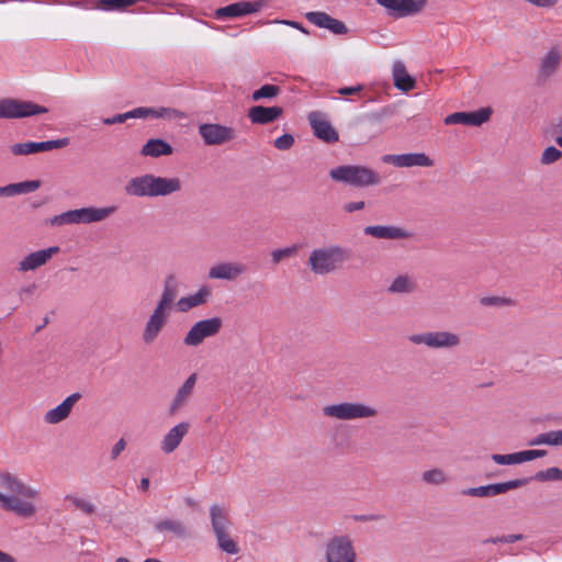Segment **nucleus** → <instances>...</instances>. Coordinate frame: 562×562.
Segmentation results:
<instances>
[{
	"instance_id": "obj_26",
	"label": "nucleus",
	"mask_w": 562,
	"mask_h": 562,
	"mask_svg": "<svg viewBox=\"0 0 562 562\" xmlns=\"http://www.w3.org/2000/svg\"><path fill=\"white\" fill-rule=\"evenodd\" d=\"M198 375L196 373H192L188 376V379L183 382V384L177 390L175 397L172 398L169 413L170 415H176L180 409H182L191 398L195 384H196Z\"/></svg>"
},
{
	"instance_id": "obj_27",
	"label": "nucleus",
	"mask_w": 562,
	"mask_h": 562,
	"mask_svg": "<svg viewBox=\"0 0 562 562\" xmlns=\"http://www.w3.org/2000/svg\"><path fill=\"white\" fill-rule=\"evenodd\" d=\"M81 398V394L76 392L67 396L59 405L49 409L44 415L47 424L55 425L65 420L71 413L74 405Z\"/></svg>"
},
{
	"instance_id": "obj_1",
	"label": "nucleus",
	"mask_w": 562,
	"mask_h": 562,
	"mask_svg": "<svg viewBox=\"0 0 562 562\" xmlns=\"http://www.w3.org/2000/svg\"><path fill=\"white\" fill-rule=\"evenodd\" d=\"M40 491L25 484L18 476L3 472L0 473V507L19 517L31 518L36 513V506L32 499L37 498Z\"/></svg>"
},
{
	"instance_id": "obj_24",
	"label": "nucleus",
	"mask_w": 562,
	"mask_h": 562,
	"mask_svg": "<svg viewBox=\"0 0 562 562\" xmlns=\"http://www.w3.org/2000/svg\"><path fill=\"white\" fill-rule=\"evenodd\" d=\"M363 234L376 239L398 240L411 237V233L403 227L394 225H369L363 228Z\"/></svg>"
},
{
	"instance_id": "obj_19",
	"label": "nucleus",
	"mask_w": 562,
	"mask_h": 562,
	"mask_svg": "<svg viewBox=\"0 0 562 562\" xmlns=\"http://www.w3.org/2000/svg\"><path fill=\"white\" fill-rule=\"evenodd\" d=\"M492 110L490 108H482L473 112H454L445 119V124H462L469 126H480L490 120Z\"/></svg>"
},
{
	"instance_id": "obj_50",
	"label": "nucleus",
	"mask_w": 562,
	"mask_h": 562,
	"mask_svg": "<svg viewBox=\"0 0 562 562\" xmlns=\"http://www.w3.org/2000/svg\"><path fill=\"white\" fill-rule=\"evenodd\" d=\"M101 9L106 11H122L123 5L121 0H99Z\"/></svg>"
},
{
	"instance_id": "obj_16",
	"label": "nucleus",
	"mask_w": 562,
	"mask_h": 562,
	"mask_svg": "<svg viewBox=\"0 0 562 562\" xmlns=\"http://www.w3.org/2000/svg\"><path fill=\"white\" fill-rule=\"evenodd\" d=\"M59 251L60 248L58 246H50L45 249L30 252L18 262L15 270L20 273L35 271L36 269L45 266Z\"/></svg>"
},
{
	"instance_id": "obj_64",
	"label": "nucleus",
	"mask_w": 562,
	"mask_h": 562,
	"mask_svg": "<svg viewBox=\"0 0 562 562\" xmlns=\"http://www.w3.org/2000/svg\"><path fill=\"white\" fill-rule=\"evenodd\" d=\"M121 2H122V5H123V10L126 9L127 7H131V5L135 4V0H121Z\"/></svg>"
},
{
	"instance_id": "obj_38",
	"label": "nucleus",
	"mask_w": 562,
	"mask_h": 562,
	"mask_svg": "<svg viewBox=\"0 0 562 562\" xmlns=\"http://www.w3.org/2000/svg\"><path fill=\"white\" fill-rule=\"evenodd\" d=\"M422 480L429 485H442L448 483L449 476L439 468L427 470L422 474Z\"/></svg>"
},
{
	"instance_id": "obj_44",
	"label": "nucleus",
	"mask_w": 562,
	"mask_h": 562,
	"mask_svg": "<svg viewBox=\"0 0 562 562\" xmlns=\"http://www.w3.org/2000/svg\"><path fill=\"white\" fill-rule=\"evenodd\" d=\"M562 157V151L554 146L547 147L541 155L542 165H551Z\"/></svg>"
},
{
	"instance_id": "obj_57",
	"label": "nucleus",
	"mask_w": 562,
	"mask_h": 562,
	"mask_svg": "<svg viewBox=\"0 0 562 562\" xmlns=\"http://www.w3.org/2000/svg\"><path fill=\"white\" fill-rule=\"evenodd\" d=\"M121 123H124L122 113L116 114L111 117L103 119V124H105V125L121 124Z\"/></svg>"
},
{
	"instance_id": "obj_41",
	"label": "nucleus",
	"mask_w": 562,
	"mask_h": 562,
	"mask_svg": "<svg viewBox=\"0 0 562 562\" xmlns=\"http://www.w3.org/2000/svg\"><path fill=\"white\" fill-rule=\"evenodd\" d=\"M299 250L297 245H292L285 248L274 249L271 252V260L273 265L280 263L282 260L296 256Z\"/></svg>"
},
{
	"instance_id": "obj_17",
	"label": "nucleus",
	"mask_w": 562,
	"mask_h": 562,
	"mask_svg": "<svg viewBox=\"0 0 562 562\" xmlns=\"http://www.w3.org/2000/svg\"><path fill=\"white\" fill-rule=\"evenodd\" d=\"M307 119L314 135L318 139L327 144H334L338 142V132L333 127L324 113L319 111H313L308 114Z\"/></svg>"
},
{
	"instance_id": "obj_37",
	"label": "nucleus",
	"mask_w": 562,
	"mask_h": 562,
	"mask_svg": "<svg viewBox=\"0 0 562 562\" xmlns=\"http://www.w3.org/2000/svg\"><path fill=\"white\" fill-rule=\"evenodd\" d=\"M136 109V119H172L176 117L177 111L171 108H147L139 106Z\"/></svg>"
},
{
	"instance_id": "obj_3",
	"label": "nucleus",
	"mask_w": 562,
	"mask_h": 562,
	"mask_svg": "<svg viewBox=\"0 0 562 562\" xmlns=\"http://www.w3.org/2000/svg\"><path fill=\"white\" fill-rule=\"evenodd\" d=\"M349 258L348 249L336 244L328 245L313 249L307 259V266L314 274L326 276L341 269Z\"/></svg>"
},
{
	"instance_id": "obj_53",
	"label": "nucleus",
	"mask_w": 562,
	"mask_h": 562,
	"mask_svg": "<svg viewBox=\"0 0 562 562\" xmlns=\"http://www.w3.org/2000/svg\"><path fill=\"white\" fill-rule=\"evenodd\" d=\"M125 448L126 441L123 438H121L111 449V460H116L120 457V454L125 450Z\"/></svg>"
},
{
	"instance_id": "obj_56",
	"label": "nucleus",
	"mask_w": 562,
	"mask_h": 562,
	"mask_svg": "<svg viewBox=\"0 0 562 562\" xmlns=\"http://www.w3.org/2000/svg\"><path fill=\"white\" fill-rule=\"evenodd\" d=\"M519 457H520V463H524V462H527V461H532V460L536 459L535 450L519 451Z\"/></svg>"
},
{
	"instance_id": "obj_59",
	"label": "nucleus",
	"mask_w": 562,
	"mask_h": 562,
	"mask_svg": "<svg viewBox=\"0 0 562 562\" xmlns=\"http://www.w3.org/2000/svg\"><path fill=\"white\" fill-rule=\"evenodd\" d=\"M276 23H282V24H286V25H290L292 27H295L297 30H300L301 32L305 33V34H308V31L299 22H294V21H286V20H282V21H274Z\"/></svg>"
},
{
	"instance_id": "obj_5",
	"label": "nucleus",
	"mask_w": 562,
	"mask_h": 562,
	"mask_svg": "<svg viewBox=\"0 0 562 562\" xmlns=\"http://www.w3.org/2000/svg\"><path fill=\"white\" fill-rule=\"evenodd\" d=\"M115 205L105 207H82L77 210H70L61 214L55 215L49 220V224L53 226H64L69 224H90L102 222L110 217L116 212Z\"/></svg>"
},
{
	"instance_id": "obj_49",
	"label": "nucleus",
	"mask_w": 562,
	"mask_h": 562,
	"mask_svg": "<svg viewBox=\"0 0 562 562\" xmlns=\"http://www.w3.org/2000/svg\"><path fill=\"white\" fill-rule=\"evenodd\" d=\"M547 446H562V429L544 432Z\"/></svg>"
},
{
	"instance_id": "obj_12",
	"label": "nucleus",
	"mask_w": 562,
	"mask_h": 562,
	"mask_svg": "<svg viewBox=\"0 0 562 562\" xmlns=\"http://www.w3.org/2000/svg\"><path fill=\"white\" fill-rule=\"evenodd\" d=\"M530 482V479H515L507 482L493 483L488 485L477 486V487H469L461 491V494L464 496L472 497H493L496 495L505 494L508 491L519 488L521 486L527 485Z\"/></svg>"
},
{
	"instance_id": "obj_54",
	"label": "nucleus",
	"mask_w": 562,
	"mask_h": 562,
	"mask_svg": "<svg viewBox=\"0 0 562 562\" xmlns=\"http://www.w3.org/2000/svg\"><path fill=\"white\" fill-rule=\"evenodd\" d=\"M366 207V202L364 201H352V202H347L344 204L342 209L346 213H353V212H357V211H361Z\"/></svg>"
},
{
	"instance_id": "obj_52",
	"label": "nucleus",
	"mask_w": 562,
	"mask_h": 562,
	"mask_svg": "<svg viewBox=\"0 0 562 562\" xmlns=\"http://www.w3.org/2000/svg\"><path fill=\"white\" fill-rule=\"evenodd\" d=\"M37 285L35 283H30L26 285H23L19 289V296L22 301H24L26 297H30L33 295V293L36 291Z\"/></svg>"
},
{
	"instance_id": "obj_13",
	"label": "nucleus",
	"mask_w": 562,
	"mask_h": 562,
	"mask_svg": "<svg viewBox=\"0 0 562 562\" xmlns=\"http://www.w3.org/2000/svg\"><path fill=\"white\" fill-rule=\"evenodd\" d=\"M199 134L204 144L209 146L223 145L235 138V131L233 127L215 123L201 124L199 126Z\"/></svg>"
},
{
	"instance_id": "obj_58",
	"label": "nucleus",
	"mask_w": 562,
	"mask_h": 562,
	"mask_svg": "<svg viewBox=\"0 0 562 562\" xmlns=\"http://www.w3.org/2000/svg\"><path fill=\"white\" fill-rule=\"evenodd\" d=\"M529 446H541L547 445V436H544V432L539 434L535 438H532L529 442Z\"/></svg>"
},
{
	"instance_id": "obj_22",
	"label": "nucleus",
	"mask_w": 562,
	"mask_h": 562,
	"mask_svg": "<svg viewBox=\"0 0 562 562\" xmlns=\"http://www.w3.org/2000/svg\"><path fill=\"white\" fill-rule=\"evenodd\" d=\"M305 18L312 24L330 31L335 35H344L348 33L347 25L323 11H311L305 14Z\"/></svg>"
},
{
	"instance_id": "obj_55",
	"label": "nucleus",
	"mask_w": 562,
	"mask_h": 562,
	"mask_svg": "<svg viewBox=\"0 0 562 562\" xmlns=\"http://www.w3.org/2000/svg\"><path fill=\"white\" fill-rule=\"evenodd\" d=\"M363 90L362 85H357L355 87H342L337 90V92L341 95H353Z\"/></svg>"
},
{
	"instance_id": "obj_6",
	"label": "nucleus",
	"mask_w": 562,
	"mask_h": 562,
	"mask_svg": "<svg viewBox=\"0 0 562 562\" xmlns=\"http://www.w3.org/2000/svg\"><path fill=\"white\" fill-rule=\"evenodd\" d=\"M322 411L326 417L338 420L374 418L379 414L376 408L362 402L329 404L324 406Z\"/></svg>"
},
{
	"instance_id": "obj_32",
	"label": "nucleus",
	"mask_w": 562,
	"mask_h": 562,
	"mask_svg": "<svg viewBox=\"0 0 562 562\" xmlns=\"http://www.w3.org/2000/svg\"><path fill=\"white\" fill-rule=\"evenodd\" d=\"M417 280L411 274H398L387 288L392 294H411L417 290Z\"/></svg>"
},
{
	"instance_id": "obj_23",
	"label": "nucleus",
	"mask_w": 562,
	"mask_h": 562,
	"mask_svg": "<svg viewBox=\"0 0 562 562\" xmlns=\"http://www.w3.org/2000/svg\"><path fill=\"white\" fill-rule=\"evenodd\" d=\"M247 271L241 262H221L209 270V278L214 280L234 281Z\"/></svg>"
},
{
	"instance_id": "obj_4",
	"label": "nucleus",
	"mask_w": 562,
	"mask_h": 562,
	"mask_svg": "<svg viewBox=\"0 0 562 562\" xmlns=\"http://www.w3.org/2000/svg\"><path fill=\"white\" fill-rule=\"evenodd\" d=\"M329 178L352 188H368L381 184L382 177L364 165H341L329 170Z\"/></svg>"
},
{
	"instance_id": "obj_40",
	"label": "nucleus",
	"mask_w": 562,
	"mask_h": 562,
	"mask_svg": "<svg viewBox=\"0 0 562 562\" xmlns=\"http://www.w3.org/2000/svg\"><path fill=\"white\" fill-rule=\"evenodd\" d=\"M531 480H536L538 482H548V481H562V469L552 467L547 470H542L537 472Z\"/></svg>"
},
{
	"instance_id": "obj_18",
	"label": "nucleus",
	"mask_w": 562,
	"mask_h": 562,
	"mask_svg": "<svg viewBox=\"0 0 562 562\" xmlns=\"http://www.w3.org/2000/svg\"><path fill=\"white\" fill-rule=\"evenodd\" d=\"M168 319L169 311L155 306L145 324L142 334L143 341L147 345L153 344L167 324Z\"/></svg>"
},
{
	"instance_id": "obj_15",
	"label": "nucleus",
	"mask_w": 562,
	"mask_h": 562,
	"mask_svg": "<svg viewBox=\"0 0 562 562\" xmlns=\"http://www.w3.org/2000/svg\"><path fill=\"white\" fill-rule=\"evenodd\" d=\"M394 18H405L419 13L427 4L426 0H375Z\"/></svg>"
},
{
	"instance_id": "obj_62",
	"label": "nucleus",
	"mask_w": 562,
	"mask_h": 562,
	"mask_svg": "<svg viewBox=\"0 0 562 562\" xmlns=\"http://www.w3.org/2000/svg\"><path fill=\"white\" fill-rule=\"evenodd\" d=\"M379 518L378 515H362L360 517H358L357 519L361 520V521H372V520H376Z\"/></svg>"
},
{
	"instance_id": "obj_7",
	"label": "nucleus",
	"mask_w": 562,
	"mask_h": 562,
	"mask_svg": "<svg viewBox=\"0 0 562 562\" xmlns=\"http://www.w3.org/2000/svg\"><path fill=\"white\" fill-rule=\"evenodd\" d=\"M210 517L213 532L218 548L227 554H237L239 547L228 533V515L225 507L214 504L210 507Z\"/></svg>"
},
{
	"instance_id": "obj_48",
	"label": "nucleus",
	"mask_w": 562,
	"mask_h": 562,
	"mask_svg": "<svg viewBox=\"0 0 562 562\" xmlns=\"http://www.w3.org/2000/svg\"><path fill=\"white\" fill-rule=\"evenodd\" d=\"M391 114V111L387 108H383L380 111L368 113L366 119L374 124H379L383 122V120Z\"/></svg>"
},
{
	"instance_id": "obj_45",
	"label": "nucleus",
	"mask_w": 562,
	"mask_h": 562,
	"mask_svg": "<svg viewBox=\"0 0 562 562\" xmlns=\"http://www.w3.org/2000/svg\"><path fill=\"white\" fill-rule=\"evenodd\" d=\"M294 137L291 134H283L276 138L273 145L279 150H288L294 145Z\"/></svg>"
},
{
	"instance_id": "obj_25",
	"label": "nucleus",
	"mask_w": 562,
	"mask_h": 562,
	"mask_svg": "<svg viewBox=\"0 0 562 562\" xmlns=\"http://www.w3.org/2000/svg\"><path fill=\"white\" fill-rule=\"evenodd\" d=\"M189 429L190 424L188 422H181L170 428L160 441L161 451L166 454L173 452L188 435Z\"/></svg>"
},
{
	"instance_id": "obj_35",
	"label": "nucleus",
	"mask_w": 562,
	"mask_h": 562,
	"mask_svg": "<svg viewBox=\"0 0 562 562\" xmlns=\"http://www.w3.org/2000/svg\"><path fill=\"white\" fill-rule=\"evenodd\" d=\"M393 80L394 86L402 91H409L415 87V79L407 74L406 67L402 61H396L393 65Z\"/></svg>"
},
{
	"instance_id": "obj_39",
	"label": "nucleus",
	"mask_w": 562,
	"mask_h": 562,
	"mask_svg": "<svg viewBox=\"0 0 562 562\" xmlns=\"http://www.w3.org/2000/svg\"><path fill=\"white\" fill-rule=\"evenodd\" d=\"M280 93V87L276 85H263L255 90L251 94V100L257 102L261 99H273Z\"/></svg>"
},
{
	"instance_id": "obj_63",
	"label": "nucleus",
	"mask_w": 562,
	"mask_h": 562,
	"mask_svg": "<svg viewBox=\"0 0 562 562\" xmlns=\"http://www.w3.org/2000/svg\"><path fill=\"white\" fill-rule=\"evenodd\" d=\"M149 487V480L147 477H143L139 483V488L142 491H147Z\"/></svg>"
},
{
	"instance_id": "obj_61",
	"label": "nucleus",
	"mask_w": 562,
	"mask_h": 562,
	"mask_svg": "<svg viewBox=\"0 0 562 562\" xmlns=\"http://www.w3.org/2000/svg\"><path fill=\"white\" fill-rule=\"evenodd\" d=\"M124 122L128 119H136V109L122 113Z\"/></svg>"
},
{
	"instance_id": "obj_42",
	"label": "nucleus",
	"mask_w": 562,
	"mask_h": 562,
	"mask_svg": "<svg viewBox=\"0 0 562 562\" xmlns=\"http://www.w3.org/2000/svg\"><path fill=\"white\" fill-rule=\"evenodd\" d=\"M65 499L71 502L76 508L80 509L87 515H92L95 512V506L91 502L80 498L76 495H67Z\"/></svg>"
},
{
	"instance_id": "obj_36",
	"label": "nucleus",
	"mask_w": 562,
	"mask_h": 562,
	"mask_svg": "<svg viewBox=\"0 0 562 562\" xmlns=\"http://www.w3.org/2000/svg\"><path fill=\"white\" fill-rule=\"evenodd\" d=\"M155 530L159 532L168 531L178 538H187L189 531L184 522L177 519H162L155 524Z\"/></svg>"
},
{
	"instance_id": "obj_14",
	"label": "nucleus",
	"mask_w": 562,
	"mask_h": 562,
	"mask_svg": "<svg viewBox=\"0 0 562 562\" xmlns=\"http://www.w3.org/2000/svg\"><path fill=\"white\" fill-rule=\"evenodd\" d=\"M69 144V138H58L45 142H25L16 143L10 146V151L14 156H27L41 151H49L53 149L64 148Z\"/></svg>"
},
{
	"instance_id": "obj_29",
	"label": "nucleus",
	"mask_w": 562,
	"mask_h": 562,
	"mask_svg": "<svg viewBox=\"0 0 562 562\" xmlns=\"http://www.w3.org/2000/svg\"><path fill=\"white\" fill-rule=\"evenodd\" d=\"M212 296V289L209 285H202L195 293L189 294L178 300L177 308L181 313L204 305Z\"/></svg>"
},
{
	"instance_id": "obj_21",
	"label": "nucleus",
	"mask_w": 562,
	"mask_h": 562,
	"mask_svg": "<svg viewBox=\"0 0 562 562\" xmlns=\"http://www.w3.org/2000/svg\"><path fill=\"white\" fill-rule=\"evenodd\" d=\"M263 7L262 1H240L218 8L215 11V18L218 20L225 18H240L258 12Z\"/></svg>"
},
{
	"instance_id": "obj_30",
	"label": "nucleus",
	"mask_w": 562,
	"mask_h": 562,
	"mask_svg": "<svg viewBox=\"0 0 562 562\" xmlns=\"http://www.w3.org/2000/svg\"><path fill=\"white\" fill-rule=\"evenodd\" d=\"M173 153L172 146L161 138L148 139L140 149V155L144 157L158 158L161 156H169Z\"/></svg>"
},
{
	"instance_id": "obj_46",
	"label": "nucleus",
	"mask_w": 562,
	"mask_h": 562,
	"mask_svg": "<svg viewBox=\"0 0 562 562\" xmlns=\"http://www.w3.org/2000/svg\"><path fill=\"white\" fill-rule=\"evenodd\" d=\"M524 539V536L520 533L517 535H507V536H501V537H492L486 540H484V543H514L516 541H520Z\"/></svg>"
},
{
	"instance_id": "obj_60",
	"label": "nucleus",
	"mask_w": 562,
	"mask_h": 562,
	"mask_svg": "<svg viewBox=\"0 0 562 562\" xmlns=\"http://www.w3.org/2000/svg\"><path fill=\"white\" fill-rule=\"evenodd\" d=\"M0 562H16V560L11 554L0 550Z\"/></svg>"
},
{
	"instance_id": "obj_2",
	"label": "nucleus",
	"mask_w": 562,
	"mask_h": 562,
	"mask_svg": "<svg viewBox=\"0 0 562 562\" xmlns=\"http://www.w3.org/2000/svg\"><path fill=\"white\" fill-rule=\"evenodd\" d=\"M183 183L178 177H162L144 173L131 178L125 184V193L138 199L169 196L182 190Z\"/></svg>"
},
{
	"instance_id": "obj_9",
	"label": "nucleus",
	"mask_w": 562,
	"mask_h": 562,
	"mask_svg": "<svg viewBox=\"0 0 562 562\" xmlns=\"http://www.w3.org/2000/svg\"><path fill=\"white\" fill-rule=\"evenodd\" d=\"M47 112V108L32 101L12 98L0 100V119H24Z\"/></svg>"
},
{
	"instance_id": "obj_20",
	"label": "nucleus",
	"mask_w": 562,
	"mask_h": 562,
	"mask_svg": "<svg viewBox=\"0 0 562 562\" xmlns=\"http://www.w3.org/2000/svg\"><path fill=\"white\" fill-rule=\"evenodd\" d=\"M385 164H391L398 168L409 167H432L434 161L424 153H407L400 155H385L383 156Z\"/></svg>"
},
{
	"instance_id": "obj_47",
	"label": "nucleus",
	"mask_w": 562,
	"mask_h": 562,
	"mask_svg": "<svg viewBox=\"0 0 562 562\" xmlns=\"http://www.w3.org/2000/svg\"><path fill=\"white\" fill-rule=\"evenodd\" d=\"M483 306H504L510 303V300L501 296H484L480 300Z\"/></svg>"
},
{
	"instance_id": "obj_51",
	"label": "nucleus",
	"mask_w": 562,
	"mask_h": 562,
	"mask_svg": "<svg viewBox=\"0 0 562 562\" xmlns=\"http://www.w3.org/2000/svg\"><path fill=\"white\" fill-rule=\"evenodd\" d=\"M524 1L536 7V8H541V9H552L559 3V0H524Z\"/></svg>"
},
{
	"instance_id": "obj_28",
	"label": "nucleus",
	"mask_w": 562,
	"mask_h": 562,
	"mask_svg": "<svg viewBox=\"0 0 562 562\" xmlns=\"http://www.w3.org/2000/svg\"><path fill=\"white\" fill-rule=\"evenodd\" d=\"M283 114L280 106L255 105L248 110V119L252 124L266 125L277 121Z\"/></svg>"
},
{
	"instance_id": "obj_33",
	"label": "nucleus",
	"mask_w": 562,
	"mask_h": 562,
	"mask_svg": "<svg viewBox=\"0 0 562 562\" xmlns=\"http://www.w3.org/2000/svg\"><path fill=\"white\" fill-rule=\"evenodd\" d=\"M178 295V284L176 277L173 274H169L164 282V290L160 295L159 301L157 302L158 307L170 311L176 297Z\"/></svg>"
},
{
	"instance_id": "obj_8",
	"label": "nucleus",
	"mask_w": 562,
	"mask_h": 562,
	"mask_svg": "<svg viewBox=\"0 0 562 562\" xmlns=\"http://www.w3.org/2000/svg\"><path fill=\"white\" fill-rule=\"evenodd\" d=\"M407 340L413 345H423L434 350H451L457 349L461 345L460 335L450 330H430L412 334L407 337Z\"/></svg>"
},
{
	"instance_id": "obj_43",
	"label": "nucleus",
	"mask_w": 562,
	"mask_h": 562,
	"mask_svg": "<svg viewBox=\"0 0 562 562\" xmlns=\"http://www.w3.org/2000/svg\"><path fill=\"white\" fill-rule=\"evenodd\" d=\"M491 459L496 463L501 465H512V464H519L520 463V457L519 451L509 453V454H498L494 453L491 456Z\"/></svg>"
},
{
	"instance_id": "obj_11",
	"label": "nucleus",
	"mask_w": 562,
	"mask_h": 562,
	"mask_svg": "<svg viewBox=\"0 0 562 562\" xmlns=\"http://www.w3.org/2000/svg\"><path fill=\"white\" fill-rule=\"evenodd\" d=\"M326 562H356V551L348 536H337L326 544Z\"/></svg>"
},
{
	"instance_id": "obj_31",
	"label": "nucleus",
	"mask_w": 562,
	"mask_h": 562,
	"mask_svg": "<svg viewBox=\"0 0 562 562\" xmlns=\"http://www.w3.org/2000/svg\"><path fill=\"white\" fill-rule=\"evenodd\" d=\"M561 53L557 47L549 49L540 60L539 76L542 79H548L551 77L558 70L561 64Z\"/></svg>"
},
{
	"instance_id": "obj_34",
	"label": "nucleus",
	"mask_w": 562,
	"mask_h": 562,
	"mask_svg": "<svg viewBox=\"0 0 562 562\" xmlns=\"http://www.w3.org/2000/svg\"><path fill=\"white\" fill-rule=\"evenodd\" d=\"M41 187L40 180H26L0 187V196H14L36 191Z\"/></svg>"
},
{
	"instance_id": "obj_10",
	"label": "nucleus",
	"mask_w": 562,
	"mask_h": 562,
	"mask_svg": "<svg viewBox=\"0 0 562 562\" xmlns=\"http://www.w3.org/2000/svg\"><path fill=\"white\" fill-rule=\"evenodd\" d=\"M223 326L221 317H211L196 322L186 334L183 344L190 347L200 346L204 339L216 336Z\"/></svg>"
}]
</instances>
